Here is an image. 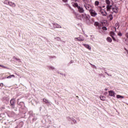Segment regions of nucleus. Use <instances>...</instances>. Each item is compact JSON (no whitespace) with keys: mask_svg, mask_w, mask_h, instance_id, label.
Returning <instances> with one entry per match:
<instances>
[{"mask_svg":"<svg viewBox=\"0 0 128 128\" xmlns=\"http://www.w3.org/2000/svg\"><path fill=\"white\" fill-rule=\"evenodd\" d=\"M89 12L90 13V16H93L94 18L96 16H98V13H96V10H94L92 9L90 10Z\"/></svg>","mask_w":128,"mask_h":128,"instance_id":"f257e3e1","label":"nucleus"},{"mask_svg":"<svg viewBox=\"0 0 128 128\" xmlns=\"http://www.w3.org/2000/svg\"><path fill=\"white\" fill-rule=\"evenodd\" d=\"M100 12L103 16H108V13L106 12V10L102 9V8H100Z\"/></svg>","mask_w":128,"mask_h":128,"instance_id":"f03ea898","label":"nucleus"},{"mask_svg":"<svg viewBox=\"0 0 128 128\" xmlns=\"http://www.w3.org/2000/svg\"><path fill=\"white\" fill-rule=\"evenodd\" d=\"M74 40L76 42H84V37H78V38H75Z\"/></svg>","mask_w":128,"mask_h":128,"instance_id":"7ed1b4c3","label":"nucleus"},{"mask_svg":"<svg viewBox=\"0 0 128 128\" xmlns=\"http://www.w3.org/2000/svg\"><path fill=\"white\" fill-rule=\"evenodd\" d=\"M82 18L84 20H88V16L86 15V14H82Z\"/></svg>","mask_w":128,"mask_h":128,"instance_id":"20e7f679","label":"nucleus"},{"mask_svg":"<svg viewBox=\"0 0 128 128\" xmlns=\"http://www.w3.org/2000/svg\"><path fill=\"white\" fill-rule=\"evenodd\" d=\"M10 104L11 106H12V108H14V104H16V100H14V98L10 100Z\"/></svg>","mask_w":128,"mask_h":128,"instance_id":"39448f33","label":"nucleus"},{"mask_svg":"<svg viewBox=\"0 0 128 128\" xmlns=\"http://www.w3.org/2000/svg\"><path fill=\"white\" fill-rule=\"evenodd\" d=\"M110 36L113 40H114V42H116V38H114V36H116V34L114 33V32H110Z\"/></svg>","mask_w":128,"mask_h":128,"instance_id":"423d86ee","label":"nucleus"},{"mask_svg":"<svg viewBox=\"0 0 128 128\" xmlns=\"http://www.w3.org/2000/svg\"><path fill=\"white\" fill-rule=\"evenodd\" d=\"M53 28H62L60 25L58 24H53Z\"/></svg>","mask_w":128,"mask_h":128,"instance_id":"0eeeda50","label":"nucleus"},{"mask_svg":"<svg viewBox=\"0 0 128 128\" xmlns=\"http://www.w3.org/2000/svg\"><path fill=\"white\" fill-rule=\"evenodd\" d=\"M78 11L79 12L84 13V8L82 7H80V6H79L78 8Z\"/></svg>","mask_w":128,"mask_h":128,"instance_id":"6e6552de","label":"nucleus"},{"mask_svg":"<svg viewBox=\"0 0 128 128\" xmlns=\"http://www.w3.org/2000/svg\"><path fill=\"white\" fill-rule=\"evenodd\" d=\"M82 46H84L86 48H88V50H92V47H90V46L88 44H83Z\"/></svg>","mask_w":128,"mask_h":128,"instance_id":"1a4fd4ad","label":"nucleus"},{"mask_svg":"<svg viewBox=\"0 0 128 128\" xmlns=\"http://www.w3.org/2000/svg\"><path fill=\"white\" fill-rule=\"evenodd\" d=\"M106 8L107 12H110V10H112V5H107Z\"/></svg>","mask_w":128,"mask_h":128,"instance_id":"9d476101","label":"nucleus"},{"mask_svg":"<svg viewBox=\"0 0 128 128\" xmlns=\"http://www.w3.org/2000/svg\"><path fill=\"white\" fill-rule=\"evenodd\" d=\"M108 93H109V96H114H114H116L114 95V92L112 90H110L108 91Z\"/></svg>","mask_w":128,"mask_h":128,"instance_id":"9b49d317","label":"nucleus"},{"mask_svg":"<svg viewBox=\"0 0 128 128\" xmlns=\"http://www.w3.org/2000/svg\"><path fill=\"white\" fill-rule=\"evenodd\" d=\"M8 6H11L12 8H16V4L10 1V2H9Z\"/></svg>","mask_w":128,"mask_h":128,"instance_id":"f8f14e48","label":"nucleus"},{"mask_svg":"<svg viewBox=\"0 0 128 128\" xmlns=\"http://www.w3.org/2000/svg\"><path fill=\"white\" fill-rule=\"evenodd\" d=\"M84 6L85 8H86V10H90V8H92V6H90V5L88 4H84Z\"/></svg>","mask_w":128,"mask_h":128,"instance_id":"ddd939ff","label":"nucleus"},{"mask_svg":"<svg viewBox=\"0 0 128 128\" xmlns=\"http://www.w3.org/2000/svg\"><path fill=\"white\" fill-rule=\"evenodd\" d=\"M72 6H73L74 8H77L80 6H78V3L76 2H72Z\"/></svg>","mask_w":128,"mask_h":128,"instance_id":"4468645a","label":"nucleus"},{"mask_svg":"<svg viewBox=\"0 0 128 128\" xmlns=\"http://www.w3.org/2000/svg\"><path fill=\"white\" fill-rule=\"evenodd\" d=\"M112 10L114 12H115L116 14L118 13V7L115 6L114 8H112Z\"/></svg>","mask_w":128,"mask_h":128,"instance_id":"2eb2a0df","label":"nucleus"},{"mask_svg":"<svg viewBox=\"0 0 128 128\" xmlns=\"http://www.w3.org/2000/svg\"><path fill=\"white\" fill-rule=\"evenodd\" d=\"M107 18L109 20H112V19L114 18V17H112V14H109Z\"/></svg>","mask_w":128,"mask_h":128,"instance_id":"dca6fc26","label":"nucleus"},{"mask_svg":"<svg viewBox=\"0 0 128 128\" xmlns=\"http://www.w3.org/2000/svg\"><path fill=\"white\" fill-rule=\"evenodd\" d=\"M76 17L78 20H82V16L80 15V14H76Z\"/></svg>","mask_w":128,"mask_h":128,"instance_id":"f3484780","label":"nucleus"},{"mask_svg":"<svg viewBox=\"0 0 128 128\" xmlns=\"http://www.w3.org/2000/svg\"><path fill=\"white\" fill-rule=\"evenodd\" d=\"M106 40L108 42H112V38H110V37H108L106 38Z\"/></svg>","mask_w":128,"mask_h":128,"instance_id":"a211bd4d","label":"nucleus"},{"mask_svg":"<svg viewBox=\"0 0 128 128\" xmlns=\"http://www.w3.org/2000/svg\"><path fill=\"white\" fill-rule=\"evenodd\" d=\"M100 98L101 100H106V96H100Z\"/></svg>","mask_w":128,"mask_h":128,"instance_id":"6ab92c4d","label":"nucleus"},{"mask_svg":"<svg viewBox=\"0 0 128 128\" xmlns=\"http://www.w3.org/2000/svg\"><path fill=\"white\" fill-rule=\"evenodd\" d=\"M10 0H6L4 1V4H7V5L8 6V4H10Z\"/></svg>","mask_w":128,"mask_h":128,"instance_id":"aec40b11","label":"nucleus"},{"mask_svg":"<svg viewBox=\"0 0 128 128\" xmlns=\"http://www.w3.org/2000/svg\"><path fill=\"white\" fill-rule=\"evenodd\" d=\"M43 102H45V104H50V102H48V100L47 99H46V98L43 99Z\"/></svg>","mask_w":128,"mask_h":128,"instance_id":"412c9836","label":"nucleus"},{"mask_svg":"<svg viewBox=\"0 0 128 128\" xmlns=\"http://www.w3.org/2000/svg\"><path fill=\"white\" fill-rule=\"evenodd\" d=\"M106 4L107 6L110 4V0H106Z\"/></svg>","mask_w":128,"mask_h":128,"instance_id":"4be33fe9","label":"nucleus"},{"mask_svg":"<svg viewBox=\"0 0 128 128\" xmlns=\"http://www.w3.org/2000/svg\"><path fill=\"white\" fill-rule=\"evenodd\" d=\"M14 78V75L12 74L8 76L6 78Z\"/></svg>","mask_w":128,"mask_h":128,"instance_id":"5701e85b","label":"nucleus"},{"mask_svg":"<svg viewBox=\"0 0 128 128\" xmlns=\"http://www.w3.org/2000/svg\"><path fill=\"white\" fill-rule=\"evenodd\" d=\"M117 98H124V96H122L120 95H117L116 96Z\"/></svg>","mask_w":128,"mask_h":128,"instance_id":"b1692460","label":"nucleus"},{"mask_svg":"<svg viewBox=\"0 0 128 128\" xmlns=\"http://www.w3.org/2000/svg\"><path fill=\"white\" fill-rule=\"evenodd\" d=\"M2 123L3 124H5V125H6V124H7L6 122V120H2Z\"/></svg>","mask_w":128,"mask_h":128,"instance_id":"393cba45","label":"nucleus"},{"mask_svg":"<svg viewBox=\"0 0 128 128\" xmlns=\"http://www.w3.org/2000/svg\"><path fill=\"white\" fill-rule=\"evenodd\" d=\"M94 4L95 6H98L100 4V2L98 1H96Z\"/></svg>","mask_w":128,"mask_h":128,"instance_id":"a878e982","label":"nucleus"},{"mask_svg":"<svg viewBox=\"0 0 128 128\" xmlns=\"http://www.w3.org/2000/svg\"><path fill=\"white\" fill-rule=\"evenodd\" d=\"M0 66H1V68H6V70H8V67L4 66V65H0Z\"/></svg>","mask_w":128,"mask_h":128,"instance_id":"bb28decb","label":"nucleus"},{"mask_svg":"<svg viewBox=\"0 0 128 128\" xmlns=\"http://www.w3.org/2000/svg\"><path fill=\"white\" fill-rule=\"evenodd\" d=\"M82 1L85 3L84 4H86L88 2V0H82Z\"/></svg>","mask_w":128,"mask_h":128,"instance_id":"cd10ccee","label":"nucleus"},{"mask_svg":"<svg viewBox=\"0 0 128 128\" xmlns=\"http://www.w3.org/2000/svg\"><path fill=\"white\" fill-rule=\"evenodd\" d=\"M94 24L95 26H98V24H100L98 22H95Z\"/></svg>","mask_w":128,"mask_h":128,"instance_id":"c85d7f7f","label":"nucleus"},{"mask_svg":"<svg viewBox=\"0 0 128 128\" xmlns=\"http://www.w3.org/2000/svg\"><path fill=\"white\" fill-rule=\"evenodd\" d=\"M102 28L104 30H108V28H106V27H102Z\"/></svg>","mask_w":128,"mask_h":128,"instance_id":"c756f323","label":"nucleus"},{"mask_svg":"<svg viewBox=\"0 0 128 128\" xmlns=\"http://www.w3.org/2000/svg\"><path fill=\"white\" fill-rule=\"evenodd\" d=\"M14 60H20V59H18V58H16V56H14Z\"/></svg>","mask_w":128,"mask_h":128,"instance_id":"7c9ffc66","label":"nucleus"},{"mask_svg":"<svg viewBox=\"0 0 128 128\" xmlns=\"http://www.w3.org/2000/svg\"><path fill=\"white\" fill-rule=\"evenodd\" d=\"M112 30H114V32H116V28L115 27H113L112 28Z\"/></svg>","mask_w":128,"mask_h":128,"instance_id":"2f4dec72","label":"nucleus"},{"mask_svg":"<svg viewBox=\"0 0 128 128\" xmlns=\"http://www.w3.org/2000/svg\"><path fill=\"white\" fill-rule=\"evenodd\" d=\"M118 36H122V34L120 32H119L118 33Z\"/></svg>","mask_w":128,"mask_h":128,"instance_id":"473e14b6","label":"nucleus"},{"mask_svg":"<svg viewBox=\"0 0 128 128\" xmlns=\"http://www.w3.org/2000/svg\"><path fill=\"white\" fill-rule=\"evenodd\" d=\"M0 86H1V88H2V86H4V84L3 83H0Z\"/></svg>","mask_w":128,"mask_h":128,"instance_id":"72a5a7b5","label":"nucleus"},{"mask_svg":"<svg viewBox=\"0 0 128 128\" xmlns=\"http://www.w3.org/2000/svg\"><path fill=\"white\" fill-rule=\"evenodd\" d=\"M116 26H118V28H120V24H116Z\"/></svg>","mask_w":128,"mask_h":128,"instance_id":"f704fd0d","label":"nucleus"},{"mask_svg":"<svg viewBox=\"0 0 128 128\" xmlns=\"http://www.w3.org/2000/svg\"><path fill=\"white\" fill-rule=\"evenodd\" d=\"M62 2H68V0H62Z\"/></svg>","mask_w":128,"mask_h":128,"instance_id":"c9c22d12","label":"nucleus"},{"mask_svg":"<svg viewBox=\"0 0 128 128\" xmlns=\"http://www.w3.org/2000/svg\"><path fill=\"white\" fill-rule=\"evenodd\" d=\"M72 2H78V0H71Z\"/></svg>","mask_w":128,"mask_h":128,"instance_id":"e433bc0d","label":"nucleus"},{"mask_svg":"<svg viewBox=\"0 0 128 128\" xmlns=\"http://www.w3.org/2000/svg\"><path fill=\"white\" fill-rule=\"evenodd\" d=\"M126 38H128V33H126Z\"/></svg>","mask_w":128,"mask_h":128,"instance_id":"4c0bfd02","label":"nucleus"},{"mask_svg":"<svg viewBox=\"0 0 128 128\" xmlns=\"http://www.w3.org/2000/svg\"><path fill=\"white\" fill-rule=\"evenodd\" d=\"M50 68L51 69V70H54V68H53V67L50 66Z\"/></svg>","mask_w":128,"mask_h":128,"instance_id":"58836bf2","label":"nucleus"},{"mask_svg":"<svg viewBox=\"0 0 128 128\" xmlns=\"http://www.w3.org/2000/svg\"><path fill=\"white\" fill-rule=\"evenodd\" d=\"M90 64L91 66H94V68H96V66L92 65V64Z\"/></svg>","mask_w":128,"mask_h":128,"instance_id":"ea45409f","label":"nucleus"},{"mask_svg":"<svg viewBox=\"0 0 128 128\" xmlns=\"http://www.w3.org/2000/svg\"><path fill=\"white\" fill-rule=\"evenodd\" d=\"M72 62H74V61H71V62H70V64H72Z\"/></svg>","mask_w":128,"mask_h":128,"instance_id":"a19ab883","label":"nucleus"},{"mask_svg":"<svg viewBox=\"0 0 128 128\" xmlns=\"http://www.w3.org/2000/svg\"><path fill=\"white\" fill-rule=\"evenodd\" d=\"M124 50H126V48H124Z\"/></svg>","mask_w":128,"mask_h":128,"instance_id":"79ce46f5","label":"nucleus"},{"mask_svg":"<svg viewBox=\"0 0 128 128\" xmlns=\"http://www.w3.org/2000/svg\"><path fill=\"white\" fill-rule=\"evenodd\" d=\"M76 98H78V96H76Z\"/></svg>","mask_w":128,"mask_h":128,"instance_id":"37998d69","label":"nucleus"},{"mask_svg":"<svg viewBox=\"0 0 128 128\" xmlns=\"http://www.w3.org/2000/svg\"><path fill=\"white\" fill-rule=\"evenodd\" d=\"M103 8H104V6H103Z\"/></svg>","mask_w":128,"mask_h":128,"instance_id":"c03bdc74","label":"nucleus"}]
</instances>
